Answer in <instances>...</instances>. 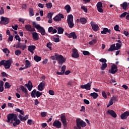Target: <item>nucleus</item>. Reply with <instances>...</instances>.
<instances>
[{
    "label": "nucleus",
    "mask_w": 129,
    "mask_h": 129,
    "mask_svg": "<svg viewBox=\"0 0 129 129\" xmlns=\"http://www.w3.org/2000/svg\"><path fill=\"white\" fill-rule=\"evenodd\" d=\"M51 59L52 60L56 59V61H58V63L60 66H62L66 61V59L62 55L58 54L57 53H55L54 56H51Z\"/></svg>",
    "instance_id": "1"
},
{
    "label": "nucleus",
    "mask_w": 129,
    "mask_h": 129,
    "mask_svg": "<svg viewBox=\"0 0 129 129\" xmlns=\"http://www.w3.org/2000/svg\"><path fill=\"white\" fill-rule=\"evenodd\" d=\"M13 63L12 59H9L7 60H2L0 61V67L4 66L5 69H9Z\"/></svg>",
    "instance_id": "2"
},
{
    "label": "nucleus",
    "mask_w": 129,
    "mask_h": 129,
    "mask_svg": "<svg viewBox=\"0 0 129 129\" xmlns=\"http://www.w3.org/2000/svg\"><path fill=\"white\" fill-rule=\"evenodd\" d=\"M33 26L38 30V32L41 33L42 35H45L46 34V32L44 28L40 26V24H37L35 22H33Z\"/></svg>",
    "instance_id": "3"
},
{
    "label": "nucleus",
    "mask_w": 129,
    "mask_h": 129,
    "mask_svg": "<svg viewBox=\"0 0 129 129\" xmlns=\"http://www.w3.org/2000/svg\"><path fill=\"white\" fill-rule=\"evenodd\" d=\"M76 124L77 126L79 129H81L82 127H85L87 126L86 122L81 119H78L76 120Z\"/></svg>",
    "instance_id": "4"
},
{
    "label": "nucleus",
    "mask_w": 129,
    "mask_h": 129,
    "mask_svg": "<svg viewBox=\"0 0 129 129\" xmlns=\"http://www.w3.org/2000/svg\"><path fill=\"white\" fill-rule=\"evenodd\" d=\"M16 118H17L16 114H14V113L9 114L7 115L8 120H7V122L9 123L11 122H11H12L13 121L15 120V119Z\"/></svg>",
    "instance_id": "5"
},
{
    "label": "nucleus",
    "mask_w": 129,
    "mask_h": 129,
    "mask_svg": "<svg viewBox=\"0 0 129 129\" xmlns=\"http://www.w3.org/2000/svg\"><path fill=\"white\" fill-rule=\"evenodd\" d=\"M109 72L110 74H115L118 72L117 66L114 64L112 65L111 70H109Z\"/></svg>",
    "instance_id": "6"
},
{
    "label": "nucleus",
    "mask_w": 129,
    "mask_h": 129,
    "mask_svg": "<svg viewBox=\"0 0 129 129\" xmlns=\"http://www.w3.org/2000/svg\"><path fill=\"white\" fill-rule=\"evenodd\" d=\"M61 18H64L63 15H62V14H59L55 16V17L53 18V20L55 22H60L61 20Z\"/></svg>",
    "instance_id": "7"
},
{
    "label": "nucleus",
    "mask_w": 129,
    "mask_h": 129,
    "mask_svg": "<svg viewBox=\"0 0 129 129\" xmlns=\"http://www.w3.org/2000/svg\"><path fill=\"white\" fill-rule=\"evenodd\" d=\"M60 119L63 123V127H66L67 126V121L66 119V116L64 115V114H61L60 116Z\"/></svg>",
    "instance_id": "8"
},
{
    "label": "nucleus",
    "mask_w": 129,
    "mask_h": 129,
    "mask_svg": "<svg viewBox=\"0 0 129 129\" xmlns=\"http://www.w3.org/2000/svg\"><path fill=\"white\" fill-rule=\"evenodd\" d=\"M92 83V81H90L89 83L87 84L81 85V88L82 89H86V90H90L91 84Z\"/></svg>",
    "instance_id": "9"
},
{
    "label": "nucleus",
    "mask_w": 129,
    "mask_h": 129,
    "mask_svg": "<svg viewBox=\"0 0 129 129\" xmlns=\"http://www.w3.org/2000/svg\"><path fill=\"white\" fill-rule=\"evenodd\" d=\"M65 35H67V37L70 38H73L74 39H76L78 37L75 32H71L70 34H68V33L66 32L65 33Z\"/></svg>",
    "instance_id": "10"
},
{
    "label": "nucleus",
    "mask_w": 129,
    "mask_h": 129,
    "mask_svg": "<svg viewBox=\"0 0 129 129\" xmlns=\"http://www.w3.org/2000/svg\"><path fill=\"white\" fill-rule=\"evenodd\" d=\"M72 56L73 58H77L80 57L79 53L76 48L73 49V52L72 53Z\"/></svg>",
    "instance_id": "11"
},
{
    "label": "nucleus",
    "mask_w": 129,
    "mask_h": 129,
    "mask_svg": "<svg viewBox=\"0 0 129 129\" xmlns=\"http://www.w3.org/2000/svg\"><path fill=\"white\" fill-rule=\"evenodd\" d=\"M96 7L99 13H103L104 11L102 9L103 5L101 2H99L97 4Z\"/></svg>",
    "instance_id": "12"
},
{
    "label": "nucleus",
    "mask_w": 129,
    "mask_h": 129,
    "mask_svg": "<svg viewBox=\"0 0 129 129\" xmlns=\"http://www.w3.org/2000/svg\"><path fill=\"white\" fill-rule=\"evenodd\" d=\"M90 25L92 26V29L94 31H98L99 29V27L98 25L94 23V22H91L90 23Z\"/></svg>",
    "instance_id": "13"
},
{
    "label": "nucleus",
    "mask_w": 129,
    "mask_h": 129,
    "mask_svg": "<svg viewBox=\"0 0 129 129\" xmlns=\"http://www.w3.org/2000/svg\"><path fill=\"white\" fill-rule=\"evenodd\" d=\"M52 126L54 127H56L57 128H59L61 126V122L59 121L58 120H56L53 122Z\"/></svg>",
    "instance_id": "14"
},
{
    "label": "nucleus",
    "mask_w": 129,
    "mask_h": 129,
    "mask_svg": "<svg viewBox=\"0 0 129 129\" xmlns=\"http://www.w3.org/2000/svg\"><path fill=\"white\" fill-rule=\"evenodd\" d=\"M107 114H109L110 115L112 116V117L115 118L117 117V115L115 111L113 110L108 109L106 112Z\"/></svg>",
    "instance_id": "15"
},
{
    "label": "nucleus",
    "mask_w": 129,
    "mask_h": 129,
    "mask_svg": "<svg viewBox=\"0 0 129 129\" xmlns=\"http://www.w3.org/2000/svg\"><path fill=\"white\" fill-rule=\"evenodd\" d=\"M46 84L45 82L43 81L40 83L38 86V90L40 91H42L44 89V87H45Z\"/></svg>",
    "instance_id": "16"
},
{
    "label": "nucleus",
    "mask_w": 129,
    "mask_h": 129,
    "mask_svg": "<svg viewBox=\"0 0 129 129\" xmlns=\"http://www.w3.org/2000/svg\"><path fill=\"white\" fill-rule=\"evenodd\" d=\"M112 30L110 29H108L107 28H104L103 29V30L101 31V33L102 34H106L107 33H108L109 34H111Z\"/></svg>",
    "instance_id": "17"
},
{
    "label": "nucleus",
    "mask_w": 129,
    "mask_h": 129,
    "mask_svg": "<svg viewBox=\"0 0 129 129\" xmlns=\"http://www.w3.org/2000/svg\"><path fill=\"white\" fill-rule=\"evenodd\" d=\"M1 22H3V25H8L9 24V19L8 18H4V16L1 17Z\"/></svg>",
    "instance_id": "18"
},
{
    "label": "nucleus",
    "mask_w": 129,
    "mask_h": 129,
    "mask_svg": "<svg viewBox=\"0 0 129 129\" xmlns=\"http://www.w3.org/2000/svg\"><path fill=\"white\" fill-rule=\"evenodd\" d=\"M129 116V112L126 111L124 112L123 113L121 114L120 118L121 119H126L127 116Z\"/></svg>",
    "instance_id": "19"
},
{
    "label": "nucleus",
    "mask_w": 129,
    "mask_h": 129,
    "mask_svg": "<svg viewBox=\"0 0 129 129\" xmlns=\"http://www.w3.org/2000/svg\"><path fill=\"white\" fill-rule=\"evenodd\" d=\"M25 86L28 88V90L29 91H31L33 87V85L32 83V82L30 81L28 82V84H25Z\"/></svg>",
    "instance_id": "20"
},
{
    "label": "nucleus",
    "mask_w": 129,
    "mask_h": 129,
    "mask_svg": "<svg viewBox=\"0 0 129 129\" xmlns=\"http://www.w3.org/2000/svg\"><path fill=\"white\" fill-rule=\"evenodd\" d=\"M32 38L35 41H37L39 39V36L37 32H32Z\"/></svg>",
    "instance_id": "21"
},
{
    "label": "nucleus",
    "mask_w": 129,
    "mask_h": 129,
    "mask_svg": "<svg viewBox=\"0 0 129 129\" xmlns=\"http://www.w3.org/2000/svg\"><path fill=\"white\" fill-rule=\"evenodd\" d=\"M20 88H21V90L23 92H24V94H25V96H28L29 95L28 90L26 88H25L23 85H21L20 86Z\"/></svg>",
    "instance_id": "22"
},
{
    "label": "nucleus",
    "mask_w": 129,
    "mask_h": 129,
    "mask_svg": "<svg viewBox=\"0 0 129 129\" xmlns=\"http://www.w3.org/2000/svg\"><path fill=\"white\" fill-rule=\"evenodd\" d=\"M55 29H57L58 34H62L64 32V29L61 27H56Z\"/></svg>",
    "instance_id": "23"
},
{
    "label": "nucleus",
    "mask_w": 129,
    "mask_h": 129,
    "mask_svg": "<svg viewBox=\"0 0 129 129\" xmlns=\"http://www.w3.org/2000/svg\"><path fill=\"white\" fill-rule=\"evenodd\" d=\"M36 48V47L35 46V45L29 46H28V50L29 51L31 52V53H34V50H35Z\"/></svg>",
    "instance_id": "24"
},
{
    "label": "nucleus",
    "mask_w": 129,
    "mask_h": 129,
    "mask_svg": "<svg viewBox=\"0 0 129 129\" xmlns=\"http://www.w3.org/2000/svg\"><path fill=\"white\" fill-rule=\"evenodd\" d=\"M14 121H15V122H13V126L16 127L17 125H19L21 123V121L19 119H18L17 116L16 115V119L14 120Z\"/></svg>",
    "instance_id": "25"
},
{
    "label": "nucleus",
    "mask_w": 129,
    "mask_h": 129,
    "mask_svg": "<svg viewBox=\"0 0 129 129\" xmlns=\"http://www.w3.org/2000/svg\"><path fill=\"white\" fill-rule=\"evenodd\" d=\"M18 118L21 121H23V120H27V119H28V115H26L25 117H23V116L20 114L18 116Z\"/></svg>",
    "instance_id": "26"
},
{
    "label": "nucleus",
    "mask_w": 129,
    "mask_h": 129,
    "mask_svg": "<svg viewBox=\"0 0 129 129\" xmlns=\"http://www.w3.org/2000/svg\"><path fill=\"white\" fill-rule=\"evenodd\" d=\"M120 7L122 8L123 10H126L128 8V4L127 2H124L122 4H120Z\"/></svg>",
    "instance_id": "27"
},
{
    "label": "nucleus",
    "mask_w": 129,
    "mask_h": 129,
    "mask_svg": "<svg viewBox=\"0 0 129 129\" xmlns=\"http://www.w3.org/2000/svg\"><path fill=\"white\" fill-rule=\"evenodd\" d=\"M74 20V17L73 15H69L67 16V22H69L71 21H73Z\"/></svg>",
    "instance_id": "28"
},
{
    "label": "nucleus",
    "mask_w": 129,
    "mask_h": 129,
    "mask_svg": "<svg viewBox=\"0 0 129 129\" xmlns=\"http://www.w3.org/2000/svg\"><path fill=\"white\" fill-rule=\"evenodd\" d=\"M114 50H116L115 44H113L111 45L110 48L108 49V51H113Z\"/></svg>",
    "instance_id": "29"
},
{
    "label": "nucleus",
    "mask_w": 129,
    "mask_h": 129,
    "mask_svg": "<svg viewBox=\"0 0 129 129\" xmlns=\"http://www.w3.org/2000/svg\"><path fill=\"white\" fill-rule=\"evenodd\" d=\"M34 59L35 60V61L38 62L41 61V57L36 55L34 56Z\"/></svg>",
    "instance_id": "30"
},
{
    "label": "nucleus",
    "mask_w": 129,
    "mask_h": 129,
    "mask_svg": "<svg viewBox=\"0 0 129 129\" xmlns=\"http://www.w3.org/2000/svg\"><path fill=\"white\" fill-rule=\"evenodd\" d=\"M90 96L93 97V99H97L98 98V95L97 93L93 92L90 93Z\"/></svg>",
    "instance_id": "31"
},
{
    "label": "nucleus",
    "mask_w": 129,
    "mask_h": 129,
    "mask_svg": "<svg viewBox=\"0 0 129 129\" xmlns=\"http://www.w3.org/2000/svg\"><path fill=\"white\" fill-rule=\"evenodd\" d=\"M64 10H67V13L69 14L71 11V7L69 5H67L64 7Z\"/></svg>",
    "instance_id": "32"
},
{
    "label": "nucleus",
    "mask_w": 129,
    "mask_h": 129,
    "mask_svg": "<svg viewBox=\"0 0 129 129\" xmlns=\"http://www.w3.org/2000/svg\"><path fill=\"white\" fill-rule=\"evenodd\" d=\"M25 29L27 31H29L30 32H31V29H32V26H31V25H25Z\"/></svg>",
    "instance_id": "33"
},
{
    "label": "nucleus",
    "mask_w": 129,
    "mask_h": 129,
    "mask_svg": "<svg viewBox=\"0 0 129 129\" xmlns=\"http://www.w3.org/2000/svg\"><path fill=\"white\" fill-rule=\"evenodd\" d=\"M28 11L29 12V16L30 17H33L34 16V10L32 9V8H29Z\"/></svg>",
    "instance_id": "34"
},
{
    "label": "nucleus",
    "mask_w": 129,
    "mask_h": 129,
    "mask_svg": "<svg viewBox=\"0 0 129 129\" xmlns=\"http://www.w3.org/2000/svg\"><path fill=\"white\" fill-rule=\"evenodd\" d=\"M68 25L69 26V27H70V28L72 29L73 28V27L75 26V24L73 23V21H72L71 22H68Z\"/></svg>",
    "instance_id": "35"
},
{
    "label": "nucleus",
    "mask_w": 129,
    "mask_h": 129,
    "mask_svg": "<svg viewBox=\"0 0 129 129\" xmlns=\"http://www.w3.org/2000/svg\"><path fill=\"white\" fill-rule=\"evenodd\" d=\"M87 22V20L85 18H80V23L84 25Z\"/></svg>",
    "instance_id": "36"
},
{
    "label": "nucleus",
    "mask_w": 129,
    "mask_h": 129,
    "mask_svg": "<svg viewBox=\"0 0 129 129\" xmlns=\"http://www.w3.org/2000/svg\"><path fill=\"white\" fill-rule=\"evenodd\" d=\"M36 92H37V90L36 89H34L33 91L31 92V95L32 98H36Z\"/></svg>",
    "instance_id": "37"
},
{
    "label": "nucleus",
    "mask_w": 129,
    "mask_h": 129,
    "mask_svg": "<svg viewBox=\"0 0 129 129\" xmlns=\"http://www.w3.org/2000/svg\"><path fill=\"white\" fill-rule=\"evenodd\" d=\"M30 67H31V64L29 60H25V69L30 68Z\"/></svg>",
    "instance_id": "38"
},
{
    "label": "nucleus",
    "mask_w": 129,
    "mask_h": 129,
    "mask_svg": "<svg viewBox=\"0 0 129 129\" xmlns=\"http://www.w3.org/2000/svg\"><path fill=\"white\" fill-rule=\"evenodd\" d=\"M12 85L10 84L8 82H6V83L5 84V88H7V89H9L11 87Z\"/></svg>",
    "instance_id": "39"
},
{
    "label": "nucleus",
    "mask_w": 129,
    "mask_h": 129,
    "mask_svg": "<svg viewBox=\"0 0 129 129\" xmlns=\"http://www.w3.org/2000/svg\"><path fill=\"white\" fill-rule=\"evenodd\" d=\"M52 40L53 42L58 43L60 41V39L59 38V37H52Z\"/></svg>",
    "instance_id": "40"
},
{
    "label": "nucleus",
    "mask_w": 129,
    "mask_h": 129,
    "mask_svg": "<svg viewBox=\"0 0 129 129\" xmlns=\"http://www.w3.org/2000/svg\"><path fill=\"white\" fill-rule=\"evenodd\" d=\"M15 111L20 112V114L22 115H24V111H23V110H20L19 108L15 109Z\"/></svg>",
    "instance_id": "41"
},
{
    "label": "nucleus",
    "mask_w": 129,
    "mask_h": 129,
    "mask_svg": "<svg viewBox=\"0 0 129 129\" xmlns=\"http://www.w3.org/2000/svg\"><path fill=\"white\" fill-rule=\"evenodd\" d=\"M107 67V64L106 63H103L102 64V67H101V70H105L106 68Z\"/></svg>",
    "instance_id": "42"
},
{
    "label": "nucleus",
    "mask_w": 129,
    "mask_h": 129,
    "mask_svg": "<svg viewBox=\"0 0 129 129\" xmlns=\"http://www.w3.org/2000/svg\"><path fill=\"white\" fill-rule=\"evenodd\" d=\"M121 47V44L118 43H117L116 44V46H115V50H117L120 49Z\"/></svg>",
    "instance_id": "43"
},
{
    "label": "nucleus",
    "mask_w": 129,
    "mask_h": 129,
    "mask_svg": "<svg viewBox=\"0 0 129 129\" xmlns=\"http://www.w3.org/2000/svg\"><path fill=\"white\" fill-rule=\"evenodd\" d=\"M127 14H128L127 12H123L122 14H121L119 16L120 18H125V17L127 16Z\"/></svg>",
    "instance_id": "44"
},
{
    "label": "nucleus",
    "mask_w": 129,
    "mask_h": 129,
    "mask_svg": "<svg viewBox=\"0 0 129 129\" xmlns=\"http://www.w3.org/2000/svg\"><path fill=\"white\" fill-rule=\"evenodd\" d=\"M46 5V7L48 9H51L52 7V3H46L45 4Z\"/></svg>",
    "instance_id": "45"
},
{
    "label": "nucleus",
    "mask_w": 129,
    "mask_h": 129,
    "mask_svg": "<svg viewBox=\"0 0 129 129\" xmlns=\"http://www.w3.org/2000/svg\"><path fill=\"white\" fill-rule=\"evenodd\" d=\"M3 51L4 53H6L7 55H9V53H10V51H9V49L6 48H4L3 49Z\"/></svg>",
    "instance_id": "46"
},
{
    "label": "nucleus",
    "mask_w": 129,
    "mask_h": 129,
    "mask_svg": "<svg viewBox=\"0 0 129 129\" xmlns=\"http://www.w3.org/2000/svg\"><path fill=\"white\" fill-rule=\"evenodd\" d=\"M42 94L43 93L42 92H40L39 91H36V96L37 97V98H39Z\"/></svg>",
    "instance_id": "47"
},
{
    "label": "nucleus",
    "mask_w": 129,
    "mask_h": 129,
    "mask_svg": "<svg viewBox=\"0 0 129 129\" xmlns=\"http://www.w3.org/2000/svg\"><path fill=\"white\" fill-rule=\"evenodd\" d=\"M66 70V65L62 66L61 68V72L63 74V75L65 73Z\"/></svg>",
    "instance_id": "48"
},
{
    "label": "nucleus",
    "mask_w": 129,
    "mask_h": 129,
    "mask_svg": "<svg viewBox=\"0 0 129 129\" xmlns=\"http://www.w3.org/2000/svg\"><path fill=\"white\" fill-rule=\"evenodd\" d=\"M5 14V8L1 7L0 10V15H3Z\"/></svg>",
    "instance_id": "49"
},
{
    "label": "nucleus",
    "mask_w": 129,
    "mask_h": 129,
    "mask_svg": "<svg viewBox=\"0 0 129 129\" xmlns=\"http://www.w3.org/2000/svg\"><path fill=\"white\" fill-rule=\"evenodd\" d=\"M119 26H118V25H116L114 27V30L115 31H120V30H119Z\"/></svg>",
    "instance_id": "50"
},
{
    "label": "nucleus",
    "mask_w": 129,
    "mask_h": 129,
    "mask_svg": "<svg viewBox=\"0 0 129 129\" xmlns=\"http://www.w3.org/2000/svg\"><path fill=\"white\" fill-rule=\"evenodd\" d=\"M47 113L46 112H42L41 113V115L42 117H45L47 116Z\"/></svg>",
    "instance_id": "51"
},
{
    "label": "nucleus",
    "mask_w": 129,
    "mask_h": 129,
    "mask_svg": "<svg viewBox=\"0 0 129 129\" xmlns=\"http://www.w3.org/2000/svg\"><path fill=\"white\" fill-rule=\"evenodd\" d=\"M23 46V43H21L20 42H18L17 45L16 46V48H21Z\"/></svg>",
    "instance_id": "52"
},
{
    "label": "nucleus",
    "mask_w": 129,
    "mask_h": 129,
    "mask_svg": "<svg viewBox=\"0 0 129 129\" xmlns=\"http://www.w3.org/2000/svg\"><path fill=\"white\" fill-rule=\"evenodd\" d=\"M99 62H103L104 63H106L107 60L105 58H101L99 60Z\"/></svg>",
    "instance_id": "53"
},
{
    "label": "nucleus",
    "mask_w": 129,
    "mask_h": 129,
    "mask_svg": "<svg viewBox=\"0 0 129 129\" xmlns=\"http://www.w3.org/2000/svg\"><path fill=\"white\" fill-rule=\"evenodd\" d=\"M102 95L103 96V97L105 99L107 98V94L105 93V91H103L102 92Z\"/></svg>",
    "instance_id": "54"
},
{
    "label": "nucleus",
    "mask_w": 129,
    "mask_h": 129,
    "mask_svg": "<svg viewBox=\"0 0 129 129\" xmlns=\"http://www.w3.org/2000/svg\"><path fill=\"white\" fill-rule=\"evenodd\" d=\"M22 53L21 51L20 50H17L15 51V54L17 55H19Z\"/></svg>",
    "instance_id": "55"
},
{
    "label": "nucleus",
    "mask_w": 129,
    "mask_h": 129,
    "mask_svg": "<svg viewBox=\"0 0 129 129\" xmlns=\"http://www.w3.org/2000/svg\"><path fill=\"white\" fill-rule=\"evenodd\" d=\"M53 14L51 12H50L47 15V17L49 19H52V16H53Z\"/></svg>",
    "instance_id": "56"
},
{
    "label": "nucleus",
    "mask_w": 129,
    "mask_h": 129,
    "mask_svg": "<svg viewBox=\"0 0 129 129\" xmlns=\"http://www.w3.org/2000/svg\"><path fill=\"white\" fill-rule=\"evenodd\" d=\"M49 95L53 96V95H54L55 93H54V91H53V90H49Z\"/></svg>",
    "instance_id": "57"
},
{
    "label": "nucleus",
    "mask_w": 129,
    "mask_h": 129,
    "mask_svg": "<svg viewBox=\"0 0 129 129\" xmlns=\"http://www.w3.org/2000/svg\"><path fill=\"white\" fill-rule=\"evenodd\" d=\"M83 54L84 55H89L90 54V53L88 51H83Z\"/></svg>",
    "instance_id": "58"
},
{
    "label": "nucleus",
    "mask_w": 129,
    "mask_h": 129,
    "mask_svg": "<svg viewBox=\"0 0 129 129\" xmlns=\"http://www.w3.org/2000/svg\"><path fill=\"white\" fill-rule=\"evenodd\" d=\"M46 47H47L50 50H51V43H47L46 45Z\"/></svg>",
    "instance_id": "59"
},
{
    "label": "nucleus",
    "mask_w": 129,
    "mask_h": 129,
    "mask_svg": "<svg viewBox=\"0 0 129 129\" xmlns=\"http://www.w3.org/2000/svg\"><path fill=\"white\" fill-rule=\"evenodd\" d=\"M27 123L29 125H31L32 124H34V122L31 119L28 120Z\"/></svg>",
    "instance_id": "60"
},
{
    "label": "nucleus",
    "mask_w": 129,
    "mask_h": 129,
    "mask_svg": "<svg viewBox=\"0 0 129 129\" xmlns=\"http://www.w3.org/2000/svg\"><path fill=\"white\" fill-rule=\"evenodd\" d=\"M53 27H49L48 29V31L49 33L52 32L53 31Z\"/></svg>",
    "instance_id": "61"
},
{
    "label": "nucleus",
    "mask_w": 129,
    "mask_h": 129,
    "mask_svg": "<svg viewBox=\"0 0 129 129\" xmlns=\"http://www.w3.org/2000/svg\"><path fill=\"white\" fill-rule=\"evenodd\" d=\"M38 7L41 9H43L44 8V4H41V3H39L38 4Z\"/></svg>",
    "instance_id": "62"
},
{
    "label": "nucleus",
    "mask_w": 129,
    "mask_h": 129,
    "mask_svg": "<svg viewBox=\"0 0 129 129\" xmlns=\"http://www.w3.org/2000/svg\"><path fill=\"white\" fill-rule=\"evenodd\" d=\"M123 33L126 36V37H128L129 35V32L126 31H123Z\"/></svg>",
    "instance_id": "63"
},
{
    "label": "nucleus",
    "mask_w": 129,
    "mask_h": 129,
    "mask_svg": "<svg viewBox=\"0 0 129 129\" xmlns=\"http://www.w3.org/2000/svg\"><path fill=\"white\" fill-rule=\"evenodd\" d=\"M84 102L85 104H86L88 105L90 104V101L86 99H85L84 100Z\"/></svg>",
    "instance_id": "64"
}]
</instances>
